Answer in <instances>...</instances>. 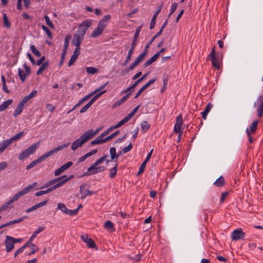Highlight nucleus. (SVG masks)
<instances>
[{"label": "nucleus", "mask_w": 263, "mask_h": 263, "mask_svg": "<svg viewBox=\"0 0 263 263\" xmlns=\"http://www.w3.org/2000/svg\"><path fill=\"white\" fill-rule=\"evenodd\" d=\"M92 22L90 20H85L82 22L78 27L76 33L74 35L72 40V44L74 45H81L82 41L84 39L87 29L91 25Z\"/></svg>", "instance_id": "nucleus-1"}, {"label": "nucleus", "mask_w": 263, "mask_h": 263, "mask_svg": "<svg viewBox=\"0 0 263 263\" xmlns=\"http://www.w3.org/2000/svg\"><path fill=\"white\" fill-rule=\"evenodd\" d=\"M69 144L70 143L68 142L67 143H65L62 145H60L57 146V147H55L54 148L52 149V150L45 153L44 154L40 156L38 159L33 161L29 165H28L26 167V170H29L31 169V168L35 166L37 164L40 163L41 162L45 160L48 157L51 156L54 154L57 153L58 151H61L63 149L67 147Z\"/></svg>", "instance_id": "nucleus-2"}, {"label": "nucleus", "mask_w": 263, "mask_h": 263, "mask_svg": "<svg viewBox=\"0 0 263 263\" xmlns=\"http://www.w3.org/2000/svg\"><path fill=\"white\" fill-rule=\"evenodd\" d=\"M73 177V175H70L68 177H67L66 175H63L60 177H58L47 181L41 188L44 189L51 186L50 188L51 191H53L57 188L63 185L66 182L71 180Z\"/></svg>", "instance_id": "nucleus-3"}, {"label": "nucleus", "mask_w": 263, "mask_h": 263, "mask_svg": "<svg viewBox=\"0 0 263 263\" xmlns=\"http://www.w3.org/2000/svg\"><path fill=\"white\" fill-rule=\"evenodd\" d=\"M110 20V15L107 14L104 16L99 21L97 28L95 29V30L91 33L90 37L91 38H95L100 36L102 33L103 30L107 26Z\"/></svg>", "instance_id": "nucleus-4"}, {"label": "nucleus", "mask_w": 263, "mask_h": 263, "mask_svg": "<svg viewBox=\"0 0 263 263\" xmlns=\"http://www.w3.org/2000/svg\"><path fill=\"white\" fill-rule=\"evenodd\" d=\"M37 184L36 182H34L31 184H29L23 189L17 192L13 195L8 201L11 204L14 201L17 200L20 198L28 193L31 189L35 187Z\"/></svg>", "instance_id": "nucleus-5"}, {"label": "nucleus", "mask_w": 263, "mask_h": 263, "mask_svg": "<svg viewBox=\"0 0 263 263\" xmlns=\"http://www.w3.org/2000/svg\"><path fill=\"white\" fill-rule=\"evenodd\" d=\"M39 144L40 142H37L31 145L27 149H25V150L23 151L18 155V159L22 161L24 160L25 159L28 158L30 155L33 154L36 151L37 148L39 147Z\"/></svg>", "instance_id": "nucleus-6"}, {"label": "nucleus", "mask_w": 263, "mask_h": 263, "mask_svg": "<svg viewBox=\"0 0 263 263\" xmlns=\"http://www.w3.org/2000/svg\"><path fill=\"white\" fill-rule=\"evenodd\" d=\"M253 106L256 109L257 115L259 118L263 117V95L259 96L254 102Z\"/></svg>", "instance_id": "nucleus-7"}, {"label": "nucleus", "mask_w": 263, "mask_h": 263, "mask_svg": "<svg viewBox=\"0 0 263 263\" xmlns=\"http://www.w3.org/2000/svg\"><path fill=\"white\" fill-rule=\"evenodd\" d=\"M89 138L87 136L85 133H84L80 138L77 139L74 142H73L71 146V148L72 151H76L79 147H81L83 144L86 141L89 140Z\"/></svg>", "instance_id": "nucleus-8"}, {"label": "nucleus", "mask_w": 263, "mask_h": 263, "mask_svg": "<svg viewBox=\"0 0 263 263\" xmlns=\"http://www.w3.org/2000/svg\"><path fill=\"white\" fill-rule=\"evenodd\" d=\"M106 168L105 166H92V164L88 168L87 172H86L83 176H88L93 174H96L99 173L104 172Z\"/></svg>", "instance_id": "nucleus-9"}, {"label": "nucleus", "mask_w": 263, "mask_h": 263, "mask_svg": "<svg viewBox=\"0 0 263 263\" xmlns=\"http://www.w3.org/2000/svg\"><path fill=\"white\" fill-rule=\"evenodd\" d=\"M106 92V90H103L97 95H95L93 98L90 100V101L83 107L81 108L80 110V113H84L86 112L87 109L92 105V104L94 103L96 100L101 97L102 95L105 93Z\"/></svg>", "instance_id": "nucleus-10"}, {"label": "nucleus", "mask_w": 263, "mask_h": 263, "mask_svg": "<svg viewBox=\"0 0 263 263\" xmlns=\"http://www.w3.org/2000/svg\"><path fill=\"white\" fill-rule=\"evenodd\" d=\"M146 50H144L142 53L140 54L135 61L128 68L127 71H128L134 69L139 64V63L144 59L146 54Z\"/></svg>", "instance_id": "nucleus-11"}, {"label": "nucleus", "mask_w": 263, "mask_h": 263, "mask_svg": "<svg viewBox=\"0 0 263 263\" xmlns=\"http://www.w3.org/2000/svg\"><path fill=\"white\" fill-rule=\"evenodd\" d=\"M209 57H211L213 66L217 69H219L220 68V63L218 58L215 55V47L212 49Z\"/></svg>", "instance_id": "nucleus-12"}, {"label": "nucleus", "mask_w": 263, "mask_h": 263, "mask_svg": "<svg viewBox=\"0 0 263 263\" xmlns=\"http://www.w3.org/2000/svg\"><path fill=\"white\" fill-rule=\"evenodd\" d=\"M141 28V27H139L136 30V31H135V34H134V39L133 40L132 44H131V46H130V47L128 50V52L129 53L133 54L134 52V51L135 48L136 46L137 39H138L139 34H140Z\"/></svg>", "instance_id": "nucleus-13"}, {"label": "nucleus", "mask_w": 263, "mask_h": 263, "mask_svg": "<svg viewBox=\"0 0 263 263\" xmlns=\"http://www.w3.org/2000/svg\"><path fill=\"white\" fill-rule=\"evenodd\" d=\"M86 184L85 183L81 185L80 186V193L82 194V196L81 197V199H84L88 196L95 194V192L89 191L88 189H86Z\"/></svg>", "instance_id": "nucleus-14"}, {"label": "nucleus", "mask_w": 263, "mask_h": 263, "mask_svg": "<svg viewBox=\"0 0 263 263\" xmlns=\"http://www.w3.org/2000/svg\"><path fill=\"white\" fill-rule=\"evenodd\" d=\"M245 234L241 229H238L233 231L231 234V238L233 240H238L243 239L245 237Z\"/></svg>", "instance_id": "nucleus-15"}, {"label": "nucleus", "mask_w": 263, "mask_h": 263, "mask_svg": "<svg viewBox=\"0 0 263 263\" xmlns=\"http://www.w3.org/2000/svg\"><path fill=\"white\" fill-rule=\"evenodd\" d=\"M12 237L7 235L6 236V240L5 241V245L6 246V251L7 252H10L14 248V241H13Z\"/></svg>", "instance_id": "nucleus-16"}, {"label": "nucleus", "mask_w": 263, "mask_h": 263, "mask_svg": "<svg viewBox=\"0 0 263 263\" xmlns=\"http://www.w3.org/2000/svg\"><path fill=\"white\" fill-rule=\"evenodd\" d=\"M82 240L86 243L87 246L89 248H94L96 245L94 241L90 238H88L87 234H83L81 236Z\"/></svg>", "instance_id": "nucleus-17"}, {"label": "nucleus", "mask_w": 263, "mask_h": 263, "mask_svg": "<svg viewBox=\"0 0 263 263\" xmlns=\"http://www.w3.org/2000/svg\"><path fill=\"white\" fill-rule=\"evenodd\" d=\"M153 149H152L149 153L147 155V156L146 157V159H145V160L142 162V163L141 164L140 168H139V171L138 172V175H140L141 174H142L144 169H145V166H146V164L147 163V162L149 161V160L150 159L151 156H152V153H153Z\"/></svg>", "instance_id": "nucleus-18"}, {"label": "nucleus", "mask_w": 263, "mask_h": 263, "mask_svg": "<svg viewBox=\"0 0 263 263\" xmlns=\"http://www.w3.org/2000/svg\"><path fill=\"white\" fill-rule=\"evenodd\" d=\"M48 199H46L42 202H40L34 205L33 206L28 208V209H27L26 210V212L28 213L32 211H35L36 209L45 205L48 203Z\"/></svg>", "instance_id": "nucleus-19"}, {"label": "nucleus", "mask_w": 263, "mask_h": 263, "mask_svg": "<svg viewBox=\"0 0 263 263\" xmlns=\"http://www.w3.org/2000/svg\"><path fill=\"white\" fill-rule=\"evenodd\" d=\"M37 93L36 90H33L30 93H29L28 95L26 96L23 98L22 100L20 102L22 104L24 105L26 103H27L28 101H29L31 99L33 98L36 96Z\"/></svg>", "instance_id": "nucleus-20"}, {"label": "nucleus", "mask_w": 263, "mask_h": 263, "mask_svg": "<svg viewBox=\"0 0 263 263\" xmlns=\"http://www.w3.org/2000/svg\"><path fill=\"white\" fill-rule=\"evenodd\" d=\"M161 7H160L156 11V12H155V13L154 14L153 17H152V18L151 20V23H150V25H149V28L150 29H153L154 27H155V25L156 24V18H157V17L158 16V15L159 14V13L161 11Z\"/></svg>", "instance_id": "nucleus-21"}, {"label": "nucleus", "mask_w": 263, "mask_h": 263, "mask_svg": "<svg viewBox=\"0 0 263 263\" xmlns=\"http://www.w3.org/2000/svg\"><path fill=\"white\" fill-rule=\"evenodd\" d=\"M258 121L257 120L254 121L251 125L250 126L249 128L246 129V133H247V130L249 132L250 134H255L257 127Z\"/></svg>", "instance_id": "nucleus-22"}, {"label": "nucleus", "mask_w": 263, "mask_h": 263, "mask_svg": "<svg viewBox=\"0 0 263 263\" xmlns=\"http://www.w3.org/2000/svg\"><path fill=\"white\" fill-rule=\"evenodd\" d=\"M12 143L9 139L3 141L0 143V153H2L5 149L9 146H10Z\"/></svg>", "instance_id": "nucleus-23"}, {"label": "nucleus", "mask_w": 263, "mask_h": 263, "mask_svg": "<svg viewBox=\"0 0 263 263\" xmlns=\"http://www.w3.org/2000/svg\"><path fill=\"white\" fill-rule=\"evenodd\" d=\"M25 218L24 217H22V218H20L18 219H15V220H11V221H10L6 223H4V224H3L2 225L0 226V229H2V228H5L6 227H8L10 225H11V224H15V223H19V222H21L22 221H23L24 220Z\"/></svg>", "instance_id": "nucleus-24"}, {"label": "nucleus", "mask_w": 263, "mask_h": 263, "mask_svg": "<svg viewBox=\"0 0 263 263\" xmlns=\"http://www.w3.org/2000/svg\"><path fill=\"white\" fill-rule=\"evenodd\" d=\"M212 107V104L210 102L206 105L204 110L201 113L202 117L204 120L206 119V116Z\"/></svg>", "instance_id": "nucleus-25"}, {"label": "nucleus", "mask_w": 263, "mask_h": 263, "mask_svg": "<svg viewBox=\"0 0 263 263\" xmlns=\"http://www.w3.org/2000/svg\"><path fill=\"white\" fill-rule=\"evenodd\" d=\"M24 106V105L22 104L20 102L19 103L13 112V116L14 117H17L22 113L23 110Z\"/></svg>", "instance_id": "nucleus-26"}, {"label": "nucleus", "mask_w": 263, "mask_h": 263, "mask_svg": "<svg viewBox=\"0 0 263 263\" xmlns=\"http://www.w3.org/2000/svg\"><path fill=\"white\" fill-rule=\"evenodd\" d=\"M101 129V128H98L96 129L94 132L92 129L88 130L86 132H85V134L89 138V139H90L92 137H93L94 136H95L96 134H97Z\"/></svg>", "instance_id": "nucleus-27"}, {"label": "nucleus", "mask_w": 263, "mask_h": 263, "mask_svg": "<svg viewBox=\"0 0 263 263\" xmlns=\"http://www.w3.org/2000/svg\"><path fill=\"white\" fill-rule=\"evenodd\" d=\"M104 137H101V135L98 137L95 140L92 141L91 142V145H96V144H102L105 142H106L105 138H104Z\"/></svg>", "instance_id": "nucleus-28"}, {"label": "nucleus", "mask_w": 263, "mask_h": 263, "mask_svg": "<svg viewBox=\"0 0 263 263\" xmlns=\"http://www.w3.org/2000/svg\"><path fill=\"white\" fill-rule=\"evenodd\" d=\"M159 57L158 53L155 54L151 59H148L144 64V66L147 67L154 62Z\"/></svg>", "instance_id": "nucleus-29"}, {"label": "nucleus", "mask_w": 263, "mask_h": 263, "mask_svg": "<svg viewBox=\"0 0 263 263\" xmlns=\"http://www.w3.org/2000/svg\"><path fill=\"white\" fill-rule=\"evenodd\" d=\"M224 184V179L222 176H220L214 183V184L218 187L222 186Z\"/></svg>", "instance_id": "nucleus-30"}, {"label": "nucleus", "mask_w": 263, "mask_h": 263, "mask_svg": "<svg viewBox=\"0 0 263 263\" xmlns=\"http://www.w3.org/2000/svg\"><path fill=\"white\" fill-rule=\"evenodd\" d=\"M12 100L8 99L0 105V111L5 110L11 103Z\"/></svg>", "instance_id": "nucleus-31"}, {"label": "nucleus", "mask_w": 263, "mask_h": 263, "mask_svg": "<svg viewBox=\"0 0 263 263\" xmlns=\"http://www.w3.org/2000/svg\"><path fill=\"white\" fill-rule=\"evenodd\" d=\"M48 66H49V63L48 61H46V62H44L42 64V65L40 67L38 70L37 71L36 74L40 75V74H41L44 70H45V69H46L47 68Z\"/></svg>", "instance_id": "nucleus-32"}, {"label": "nucleus", "mask_w": 263, "mask_h": 263, "mask_svg": "<svg viewBox=\"0 0 263 263\" xmlns=\"http://www.w3.org/2000/svg\"><path fill=\"white\" fill-rule=\"evenodd\" d=\"M109 153L110 155L111 159L114 160L116 159H117L119 157V155H117L116 153V149L115 147H111L109 149Z\"/></svg>", "instance_id": "nucleus-33"}, {"label": "nucleus", "mask_w": 263, "mask_h": 263, "mask_svg": "<svg viewBox=\"0 0 263 263\" xmlns=\"http://www.w3.org/2000/svg\"><path fill=\"white\" fill-rule=\"evenodd\" d=\"M18 75L22 82H24L27 77L29 76L26 75V73L21 68L18 69Z\"/></svg>", "instance_id": "nucleus-34"}, {"label": "nucleus", "mask_w": 263, "mask_h": 263, "mask_svg": "<svg viewBox=\"0 0 263 263\" xmlns=\"http://www.w3.org/2000/svg\"><path fill=\"white\" fill-rule=\"evenodd\" d=\"M161 32H158L149 41V42L146 44L145 47V50L147 52V49L149 47L150 45L152 44V43L155 41V40L158 36L161 35Z\"/></svg>", "instance_id": "nucleus-35"}, {"label": "nucleus", "mask_w": 263, "mask_h": 263, "mask_svg": "<svg viewBox=\"0 0 263 263\" xmlns=\"http://www.w3.org/2000/svg\"><path fill=\"white\" fill-rule=\"evenodd\" d=\"M104 228L106 230H110L111 231H115V228L112 222L109 220L105 222Z\"/></svg>", "instance_id": "nucleus-36"}, {"label": "nucleus", "mask_w": 263, "mask_h": 263, "mask_svg": "<svg viewBox=\"0 0 263 263\" xmlns=\"http://www.w3.org/2000/svg\"><path fill=\"white\" fill-rule=\"evenodd\" d=\"M131 118L129 117V116L127 115L125 118H124L123 119H122L119 122H118L116 125L117 127V128L120 127L122 125H124L125 123L127 122Z\"/></svg>", "instance_id": "nucleus-37"}, {"label": "nucleus", "mask_w": 263, "mask_h": 263, "mask_svg": "<svg viewBox=\"0 0 263 263\" xmlns=\"http://www.w3.org/2000/svg\"><path fill=\"white\" fill-rule=\"evenodd\" d=\"M118 163H117L115 166L110 169L109 172V177L110 178H114L116 175L117 171Z\"/></svg>", "instance_id": "nucleus-38"}, {"label": "nucleus", "mask_w": 263, "mask_h": 263, "mask_svg": "<svg viewBox=\"0 0 263 263\" xmlns=\"http://www.w3.org/2000/svg\"><path fill=\"white\" fill-rule=\"evenodd\" d=\"M107 157V155H104L103 156H102L101 158H100L92 164V166L95 167V166H98L100 164H101L104 161H105Z\"/></svg>", "instance_id": "nucleus-39"}, {"label": "nucleus", "mask_w": 263, "mask_h": 263, "mask_svg": "<svg viewBox=\"0 0 263 263\" xmlns=\"http://www.w3.org/2000/svg\"><path fill=\"white\" fill-rule=\"evenodd\" d=\"M141 127L143 132H146L149 128L150 125L146 121H143L141 123Z\"/></svg>", "instance_id": "nucleus-40"}, {"label": "nucleus", "mask_w": 263, "mask_h": 263, "mask_svg": "<svg viewBox=\"0 0 263 263\" xmlns=\"http://www.w3.org/2000/svg\"><path fill=\"white\" fill-rule=\"evenodd\" d=\"M24 134H25V133L23 132H20L9 139V140L11 141V142L12 143V142L13 141H16V140L19 139L23 136H24Z\"/></svg>", "instance_id": "nucleus-41"}, {"label": "nucleus", "mask_w": 263, "mask_h": 263, "mask_svg": "<svg viewBox=\"0 0 263 263\" xmlns=\"http://www.w3.org/2000/svg\"><path fill=\"white\" fill-rule=\"evenodd\" d=\"M3 20L4 26L7 28H10L11 27V23L9 21L6 13H4L3 14Z\"/></svg>", "instance_id": "nucleus-42"}, {"label": "nucleus", "mask_w": 263, "mask_h": 263, "mask_svg": "<svg viewBox=\"0 0 263 263\" xmlns=\"http://www.w3.org/2000/svg\"><path fill=\"white\" fill-rule=\"evenodd\" d=\"M117 128L116 125L112 126L108 128L107 129L105 130L103 133L101 134V137H105L109 133H110L112 130L114 129Z\"/></svg>", "instance_id": "nucleus-43"}, {"label": "nucleus", "mask_w": 263, "mask_h": 263, "mask_svg": "<svg viewBox=\"0 0 263 263\" xmlns=\"http://www.w3.org/2000/svg\"><path fill=\"white\" fill-rule=\"evenodd\" d=\"M58 209L65 214H67L68 210V209L62 203H58Z\"/></svg>", "instance_id": "nucleus-44"}, {"label": "nucleus", "mask_w": 263, "mask_h": 263, "mask_svg": "<svg viewBox=\"0 0 263 263\" xmlns=\"http://www.w3.org/2000/svg\"><path fill=\"white\" fill-rule=\"evenodd\" d=\"M109 84V82H107L104 84L102 85L101 86H100L98 88L95 90L93 92L96 95L97 93L103 91V90L108 84Z\"/></svg>", "instance_id": "nucleus-45"}, {"label": "nucleus", "mask_w": 263, "mask_h": 263, "mask_svg": "<svg viewBox=\"0 0 263 263\" xmlns=\"http://www.w3.org/2000/svg\"><path fill=\"white\" fill-rule=\"evenodd\" d=\"M30 50L32 52L36 57H39L41 56V52L36 49L35 47L33 45H31L30 47Z\"/></svg>", "instance_id": "nucleus-46"}, {"label": "nucleus", "mask_w": 263, "mask_h": 263, "mask_svg": "<svg viewBox=\"0 0 263 263\" xmlns=\"http://www.w3.org/2000/svg\"><path fill=\"white\" fill-rule=\"evenodd\" d=\"M41 28L46 33L47 36L49 39H51L52 38V33L46 26L43 25H42Z\"/></svg>", "instance_id": "nucleus-47"}, {"label": "nucleus", "mask_w": 263, "mask_h": 263, "mask_svg": "<svg viewBox=\"0 0 263 263\" xmlns=\"http://www.w3.org/2000/svg\"><path fill=\"white\" fill-rule=\"evenodd\" d=\"M44 18L45 20V21H46V24L49 26L52 29H54V26L53 24V23L51 22V21H50V18L47 15H45L44 16Z\"/></svg>", "instance_id": "nucleus-48"}, {"label": "nucleus", "mask_w": 263, "mask_h": 263, "mask_svg": "<svg viewBox=\"0 0 263 263\" xmlns=\"http://www.w3.org/2000/svg\"><path fill=\"white\" fill-rule=\"evenodd\" d=\"M86 71L88 73L93 74L97 72L98 70L93 67H86Z\"/></svg>", "instance_id": "nucleus-49"}, {"label": "nucleus", "mask_w": 263, "mask_h": 263, "mask_svg": "<svg viewBox=\"0 0 263 263\" xmlns=\"http://www.w3.org/2000/svg\"><path fill=\"white\" fill-rule=\"evenodd\" d=\"M30 247H31V252L30 253H29V255H32L34 254L35 252L39 251V248L34 244H31L30 246Z\"/></svg>", "instance_id": "nucleus-50"}, {"label": "nucleus", "mask_w": 263, "mask_h": 263, "mask_svg": "<svg viewBox=\"0 0 263 263\" xmlns=\"http://www.w3.org/2000/svg\"><path fill=\"white\" fill-rule=\"evenodd\" d=\"M76 49L73 52L72 55L78 58L80 54V45H75Z\"/></svg>", "instance_id": "nucleus-51"}, {"label": "nucleus", "mask_w": 263, "mask_h": 263, "mask_svg": "<svg viewBox=\"0 0 263 263\" xmlns=\"http://www.w3.org/2000/svg\"><path fill=\"white\" fill-rule=\"evenodd\" d=\"M177 4L176 3H173L171 5L170 13L168 15V17H169L176 10L177 8Z\"/></svg>", "instance_id": "nucleus-52"}, {"label": "nucleus", "mask_w": 263, "mask_h": 263, "mask_svg": "<svg viewBox=\"0 0 263 263\" xmlns=\"http://www.w3.org/2000/svg\"><path fill=\"white\" fill-rule=\"evenodd\" d=\"M119 133V130H117L116 132L111 134L109 136L106 137L105 138L106 141H108L113 138H114Z\"/></svg>", "instance_id": "nucleus-53"}, {"label": "nucleus", "mask_w": 263, "mask_h": 263, "mask_svg": "<svg viewBox=\"0 0 263 263\" xmlns=\"http://www.w3.org/2000/svg\"><path fill=\"white\" fill-rule=\"evenodd\" d=\"M44 229V227H39L32 234V236L36 237L37 235Z\"/></svg>", "instance_id": "nucleus-54"}, {"label": "nucleus", "mask_w": 263, "mask_h": 263, "mask_svg": "<svg viewBox=\"0 0 263 263\" xmlns=\"http://www.w3.org/2000/svg\"><path fill=\"white\" fill-rule=\"evenodd\" d=\"M133 147L132 144L130 143L126 147L123 148L122 149V152L123 154H125L128 152H129Z\"/></svg>", "instance_id": "nucleus-55"}, {"label": "nucleus", "mask_w": 263, "mask_h": 263, "mask_svg": "<svg viewBox=\"0 0 263 263\" xmlns=\"http://www.w3.org/2000/svg\"><path fill=\"white\" fill-rule=\"evenodd\" d=\"M182 116L181 114H179L176 117V123L175 124L182 125Z\"/></svg>", "instance_id": "nucleus-56"}, {"label": "nucleus", "mask_w": 263, "mask_h": 263, "mask_svg": "<svg viewBox=\"0 0 263 263\" xmlns=\"http://www.w3.org/2000/svg\"><path fill=\"white\" fill-rule=\"evenodd\" d=\"M229 195V192H224L221 194V197H220V202L222 203L225 199Z\"/></svg>", "instance_id": "nucleus-57"}, {"label": "nucleus", "mask_w": 263, "mask_h": 263, "mask_svg": "<svg viewBox=\"0 0 263 263\" xmlns=\"http://www.w3.org/2000/svg\"><path fill=\"white\" fill-rule=\"evenodd\" d=\"M77 59L78 58H77L76 57H75L72 55V56L71 57V58L68 63V66L69 67H70L71 66H72L73 64V63L76 61Z\"/></svg>", "instance_id": "nucleus-58"}, {"label": "nucleus", "mask_w": 263, "mask_h": 263, "mask_svg": "<svg viewBox=\"0 0 263 263\" xmlns=\"http://www.w3.org/2000/svg\"><path fill=\"white\" fill-rule=\"evenodd\" d=\"M78 212V209H74V210H69L68 209L66 214L70 215V216L76 215V214H77Z\"/></svg>", "instance_id": "nucleus-59"}, {"label": "nucleus", "mask_w": 263, "mask_h": 263, "mask_svg": "<svg viewBox=\"0 0 263 263\" xmlns=\"http://www.w3.org/2000/svg\"><path fill=\"white\" fill-rule=\"evenodd\" d=\"M23 67L25 69V72L26 73V75L29 76L31 73L30 67H28L26 63L24 64Z\"/></svg>", "instance_id": "nucleus-60"}, {"label": "nucleus", "mask_w": 263, "mask_h": 263, "mask_svg": "<svg viewBox=\"0 0 263 263\" xmlns=\"http://www.w3.org/2000/svg\"><path fill=\"white\" fill-rule=\"evenodd\" d=\"M71 36L70 35H67L64 40V47L65 48H68L69 46V40H70Z\"/></svg>", "instance_id": "nucleus-61"}, {"label": "nucleus", "mask_w": 263, "mask_h": 263, "mask_svg": "<svg viewBox=\"0 0 263 263\" xmlns=\"http://www.w3.org/2000/svg\"><path fill=\"white\" fill-rule=\"evenodd\" d=\"M46 109L50 112H52L54 110L55 107L52 104L48 103L46 105Z\"/></svg>", "instance_id": "nucleus-62"}, {"label": "nucleus", "mask_w": 263, "mask_h": 263, "mask_svg": "<svg viewBox=\"0 0 263 263\" xmlns=\"http://www.w3.org/2000/svg\"><path fill=\"white\" fill-rule=\"evenodd\" d=\"M181 125H179L177 124H175L174 131L176 133H182V132L181 131Z\"/></svg>", "instance_id": "nucleus-63"}, {"label": "nucleus", "mask_w": 263, "mask_h": 263, "mask_svg": "<svg viewBox=\"0 0 263 263\" xmlns=\"http://www.w3.org/2000/svg\"><path fill=\"white\" fill-rule=\"evenodd\" d=\"M45 57L44 56L42 57L40 59H39L36 62L35 61V64L36 65L39 66L43 63L44 61L45 60Z\"/></svg>", "instance_id": "nucleus-64"}]
</instances>
